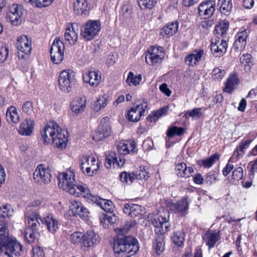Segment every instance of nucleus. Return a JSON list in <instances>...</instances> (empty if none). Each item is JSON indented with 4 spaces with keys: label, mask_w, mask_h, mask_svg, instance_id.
<instances>
[{
    "label": "nucleus",
    "mask_w": 257,
    "mask_h": 257,
    "mask_svg": "<svg viewBox=\"0 0 257 257\" xmlns=\"http://www.w3.org/2000/svg\"><path fill=\"white\" fill-rule=\"evenodd\" d=\"M232 179L235 180L239 181L241 180L243 177V169L242 167H238L235 169L232 172Z\"/></svg>",
    "instance_id": "052dcab7"
},
{
    "label": "nucleus",
    "mask_w": 257,
    "mask_h": 257,
    "mask_svg": "<svg viewBox=\"0 0 257 257\" xmlns=\"http://www.w3.org/2000/svg\"><path fill=\"white\" fill-rule=\"evenodd\" d=\"M136 225V222L134 220L127 221L125 222L124 226L121 228H117L115 229V232L118 235H123L127 233L131 228L134 227Z\"/></svg>",
    "instance_id": "37998d69"
},
{
    "label": "nucleus",
    "mask_w": 257,
    "mask_h": 257,
    "mask_svg": "<svg viewBox=\"0 0 257 257\" xmlns=\"http://www.w3.org/2000/svg\"><path fill=\"white\" fill-rule=\"evenodd\" d=\"M164 56L163 48L162 47H152L146 55V61L150 65H154L160 62Z\"/></svg>",
    "instance_id": "2eb2a0df"
},
{
    "label": "nucleus",
    "mask_w": 257,
    "mask_h": 257,
    "mask_svg": "<svg viewBox=\"0 0 257 257\" xmlns=\"http://www.w3.org/2000/svg\"><path fill=\"white\" fill-rule=\"evenodd\" d=\"M40 233L38 230H32L31 228H26L25 233V238L29 243H33L38 241Z\"/></svg>",
    "instance_id": "4c0bfd02"
},
{
    "label": "nucleus",
    "mask_w": 257,
    "mask_h": 257,
    "mask_svg": "<svg viewBox=\"0 0 257 257\" xmlns=\"http://www.w3.org/2000/svg\"><path fill=\"white\" fill-rule=\"evenodd\" d=\"M204 55V51L202 49H195L191 54L187 55L185 58V62L189 66H193L197 65L201 60Z\"/></svg>",
    "instance_id": "b1692460"
},
{
    "label": "nucleus",
    "mask_w": 257,
    "mask_h": 257,
    "mask_svg": "<svg viewBox=\"0 0 257 257\" xmlns=\"http://www.w3.org/2000/svg\"><path fill=\"white\" fill-rule=\"evenodd\" d=\"M245 153L244 147L240 144L239 146L235 149L233 153V156H236L237 158L242 157Z\"/></svg>",
    "instance_id": "680f3d73"
},
{
    "label": "nucleus",
    "mask_w": 257,
    "mask_h": 257,
    "mask_svg": "<svg viewBox=\"0 0 257 257\" xmlns=\"http://www.w3.org/2000/svg\"><path fill=\"white\" fill-rule=\"evenodd\" d=\"M83 236L84 233L81 232L76 231L71 234L70 239L72 243L81 246V242H82Z\"/></svg>",
    "instance_id": "603ef678"
},
{
    "label": "nucleus",
    "mask_w": 257,
    "mask_h": 257,
    "mask_svg": "<svg viewBox=\"0 0 257 257\" xmlns=\"http://www.w3.org/2000/svg\"><path fill=\"white\" fill-rule=\"evenodd\" d=\"M143 208L141 205L138 204L125 203L123 207V211L131 217H135L141 214Z\"/></svg>",
    "instance_id": "393cba45"
},
{
    "label": "nucleus",
    "mask_w": 257,
    "mask_h": 257,
    "mask_svg": "<svg viewBox=\"0 0 257 257\" xmlns=\"http://www.w3.org/2000/svg\"><path fill=\"white\" fill-rule=\"evenodd\" d=\"M75 26L77 27V24H73L67 28L64 34L65 40L71 44H75L78 39V30L77 29V31H76Z\"/></svg>",
    "instance_id": "c756f323"
},
{
    "label": "nucleus",
    "mask_w": 257,
    "mask_h": 257,
    "mask_svg": "<svg viewBox=\"0 0 257 257\" xmlns=\"http://www.w3.org/2000/svg\"><path fill=\"white\" fill-rule=\"evenodd\" d=\"M83 238L81 247L84 250H88L100 241L99 235L91 230L88 231L84 234Z\"/></svg>",
    "instance_id": "dca6fc26"
},
{
    "label": "nucleus",
    "mask_w": 257,
    "mask_h": 257,
    "mask_svg": "<svg viewBox=\"0 0 257 257\" xmlns=\"http://www.w3.org/2000/svg\"><path fill=\"white\" fill-rule=\"evenodd\" d=\"M203 107H198L193 109L191 110H188L185 113V115L187 116L190 117H199L201 115V110Z\"/></svg>",
    "instance_id": "13d9d810"
},
{
    "label": "nucleus",
    "mask_w": 257,
    "mask_h": 257,
    "mask_svg": "<svg viewBox=\"0 0 257 257\" xmlns=\"http://www.w3.org/2000/svg\"><path fill=\"white\" fill-rule=\"evenodd\" d=\"M80 167L82 172L89 176H94L99 169L100 162L92 156H83L80 159Z\"/></svg>",
    "instance_id": "39448f33"
},
{
    "label": "nucleus",
    "mask_w": 257,
    "mask_h": 257,
    "mask_svg": "<svg viewBox=\"0 0 257 257\" xmlns=\"http://www.w3.org/2000/svg\"><path fill=\"white\" fill-rule=\"evenodd\" d=\"M217 5L222 15L228 16L231 13L232 8L231 0H218Z\"/></svg>",
    "instance_id": "f704fd0d"
},
{
    "label": "nucleus",
    "mask_w": 257,
    "mask_h": 257,
    "mask_svg": "<svg viewBox=\"0 0 257 257\" xmlns=\"http://www.w3.org/2000/svg\"><path fill=\"white\" fill-rule=\"evenodd\" d=\"M33 257H43L44 252L43 249L39 246H36L32 249Z\"/></svg>",
    "instance_id": "e2e57ef3"
},
{
    "label": "nucleus",
    "mask_w": 257,
    "mask_h": 257,
    "mask_svg": "<svg viewBox=\"0 0 257 257\" xmlns=\"http://www.w3.org/2000/svg\"><path fill=\"white\" fill-rule=\"evenodd\" d=\"M86 101L84 98H75L73 100L70 105L72 111L75 114L83 112L86 107Z\"/></svg>",
    "instance_id": "2f4dec72"
},
{
    "label": "nucleus",
    "mask_w": 257,
    "mask_h": 257,
    "mask_svg": "<svg viewBox=\"0 0 257 257\" xmlns=\"http://www.w3.org/2000/svg\"><path fill=\"white\" fill-rule=\"evenodd\" d=\"M54 0H25L27 3H30L38 8L45 7L50 6Z\"/></svg>",
    "instance_id": "3c124183"
},
{
    "label": "nucleus",
    "mask_w": 257,
    "mask_h": 257,
    "mask_svg": "<svg viewBox=\"0 0 257 257\" xmlns=\"http://www.w3.org/2000/svg\"><path fill=\"white\" fill-rule=\"evenodd\" d=\"M14 210L10 204L0 207V222H7L6 218L12 216Z\"/></svg>",
    "instance_id": "c9c22d12"
},
{
    "label": "nucleus",
    "mask_w": 257,
    "mask_h": 257,
    "mask_svg": "<svg viewBox=\"0 0 257 257\" xmlns=\"http://www.w3.org/2000/svg\"><path fill=\"white\" fill-rule=\"evenodd\" d=\"M238 83V78L237 76L233 75L230 76L227 80L225 83V86L224 90L228 93H230L234 89V86Z\"/></svg>",
    "instance_id": "c03bdc74"
},
{
    "label": "nucleus",
    "mask_w": 257,
    "mask_h": 257,
    "mask_svg": "<svg viewBox=\"0 0 257 257\" xmlns=\"http://www.w3.org/2000/svg\"><path fill=\"white\" fill-rule=\"evenodd\" d=\"M217 179L216 174L214 173H208L207 174L206 177L204 180L206 183L211 185Z\"/></svg>",
    "instance_id": "0e129e2a"
},
{
    "label": "nucleus",
    "mask_w": 257,
    "mask_h": 257,
    "mask_svg": "<svg viewBox=\"0 0 257 257\" xmlns=\"http://www.w3.org/2000/svg\"><path fill=\"white\" fill-rule=\"evenodd\" d=\"M215 3L214 1H208L201 3L198 7V14L205 19L210 18L215 11Z\"/></svg>",
    "instance_id": "aec40b11"
},
{
    "label": "nucleus",
    "mask_w": 257,
    "mask_h": 257,
    "mask_svg": "<svg viewBox=\"0 0 257 257\" xmlns=\"http://www.w3.org/2000/svg\"><path fill=\"white\" fill-rule=\"evenodd\" d=\"M52 175L49 167L41 164L38 166L33 173L35 181L40 184H48L51 180Z\"/></svg>",
    "instance_id": "9d476101"
},
{
    "label": "nucleus",
    "mask_w": 257,
    "mask_h": 257,
    "mask_svg": "<svg viewBox=\"0 0 257 257\" xmlns=\"http://www.w3.org/2000/svg\"><path fill=\"white\" fill-rule=\"evenodd\" d=\"M120 180L122 182L125 183H132L134 180V175L133 173H128L126 172L121 173L120 175Z\"/></svg>",
    "instance_id": "864d4df0"
},
{
    "label": "nucleus",
    "mask_w": 257,
    "mask_h": 257,
    "mask_svg": "<svg viewBox=\"0 0 257 257\" xmlns=\"http://www.w3.org/2000/svg\"><path fill=\"white\" fill-rule=\"evenodd\" d=\"M247 37V32L245 31H242L238 33L233 44L235 49L238 50L243 49L246 45Z\"/></svg>",
    "instance_id": "473e14b6"
},
{
    "label": "nucleus",
    "mask_w": 257,
    "mask_h": 257,
    "mask_svg": "<svg viewBox=\"0 0 257 257\" xmlns=\"http://www.w3.org/2000/svg\"><path fill=\"white\" fill-rule=\"evenodd\" d=\"M41 222L47 226L50 232L54 233L58 229V221L55 219L52 214H49L43 218H40Z\"/></svg>",
    "instance_id": "cd10ccee"
},
{
    "label": "nucleus",
    "mask_w": 257,
    "mask_h": 257,
    "mask_svg": "<svg viewBox=\"0 0 257 257\" xmlns=\"http://www.w3.org/2000/svg\"><path fill=\"white\" fill-rule=\"evenodd\" d=\"M188 206V202L186 198H183L176 203H169L168 204L170 210L181 216L186 214Z\"/></svg>",
    "instance_id": "4be33fe9"
},
{
    "label": "nucleus",
    "mask_w": 257,
    "mask_h": 257,
    "mask_svg": "<svg viewBox=\"0 0 257 257\" xmlns=\"http://www.w3.org/2000/svg\"><path fill=\"white\" fill-rule=\"evenodd\" d=\"M64 45L59 38H56L51 46L50 53L51 61L54 64H58L64 59Z\"/></svg>",
    "instance_id": "6e6552de"
},
{
    "label": "nucleus",
    "mask_w": 257,
    "mask_h": 257,
    "mask_svg": "<svg viewBox=\"0 0 257 257\" xmlns=\"http://www.w3.org/2000/svg\"><path fill=\"white\" fill-rule=\"evenodd\" d=\"M179 22L177 21L168 23L160 30V34L163 37H169L177 32Z\"/></svg>",
    "instance_id": "a878e982"
},
{
    "label": "nucleus",
    "mask_w": 257,
    "mask_h": 257,
    "mask_svg": "<svg viewBox=\"0 0 257 257\" xmlns=\"http://www.w3.org/2000/svg\"><path fill=\"white\" fill-rule=\"evenodd\" d=\"M133 175H134V179H137L145 181L148 180L150 177V173L147 171L145 166H140L138 170L133 173Z\"/></svg>",
    "instance_id": "58836bf2"
},
{
    "label": "nucleus",
    "mask_w": 257,
    "mask_h": 257,
    "mask_svg": "<svg viewBox=\"0 0 257 257\" xmlns=\"http://www.w3.org/2000/svg\"><path fill=\"white\" fill-rule=\"evenodd\" d=\"M157 0H138L139 6L142 10L151 9L157 4Z\"/></svg>",
    "instance_id": "8fccbe9b"
},
{
    "label": "nucleus",
    "mask_w": 257,
    "mask_h": 257,
    "mask_svg": "<svg viewBox=\"0 0 257 257\" xmlns=\"http://www.w3.org/2000/svg\"><path fill=\"white\" fill-rule=\"evenodd\" d=\"M23 7L21 5L13 4L8 14V18L13 25L18 26L22 22Z\"/></svg>",
    "instance_id": "f3484780"
},
{
    "label": "nucleus",
    "mask_w": 257,
    "mask_h": 257,
    "mask_svg": "<svg viewBox=\"0 0 257 257\" xmlns=\"http://www.w3.org/2000/svg\"><path fill=\"white\" fill-rule=\"evenodd\" d=\"M75 175L74 171L67 170L62 173L58 178L59 180V186L64 190L76 196H81L85 198L86 192L85 190H89L86 185H78L75 180Z\"/></svg>",
    "instance_id": "7ed1b4c3"
},
{
    "label": "nucleus",
    "mask_w": 257,
    "mask_h": 257,
    "mask_svg": "<svg viewBox=\"0 0 257 257\" xmlns=\"http://www.w3.org/2000/svg\"><path fill=\"white\" fill-rule=\"evenodd\" d=\"M184 133V129L182 127L177 126H173L168 131L167 136L168 137H172L176 135L177 136H181Z\"/></svg>",
    "instance_id": "6e6d98bb"
},
{
    "label": "nucleus",
    "mask_w": 257,
    "mask_h": 257,
    "mask_svg": "<svg viewBox=\"0 0 257 257\" xmlns=\"http://www.w3.org/2000/svg\"><path fill=\"white\" fill-rule=\"evenodd\" d=\"M70 209L74 215L79 216L84 220H86L89 217V212L88 209L80 201L76 200H71Z\"/></svg>",
    "instance_id": "a211bd4d"
},
{
    "label": "nucleus",
    "mask_w": 257,
    "mask_h": 257,
    "mask_svg": "<svg viewBox=\"0 0 257 257\" xmlns=\"http://www.w3.org/2000/svg\"><path fill=\"white\" fill-rule=\"evenodd\" d=\"M148 107L147 102L143 100H139L136 102L133 107L128 111L127 118L132 121H138L141 116L144 115L146 109Z\"/></svg>",
    "instance_id": "1a4fd4ad"
},
{
    "label": "nucleus",
    "mask_w": 257,
    "mask_h": 257,
    "mask_svg": "<svg viewBox=\"0 0 257 257\" xmlns=\"http://www.w3.org/2000/svg\"><path fill=\"white\" fill-rule=\"evenodd\" d=\"M219 159V155L218 153H215L214 155H211L209 158L200 161V165L203 166L205 168H210Z\"/></svg>",
    "instance_id": "49530a36"
},
{
    "label": "nucleus",
    "mask_w": 257,
    "mask_h": 257,
    "mask_svg": "<svg viewBox=\"0 0 257 257\" xmlns=\"http://www.w3.org/2000/svg\"><path fill=\"white\" fill-rule=\"evenodd\" d=\"M213 24V21L212 20H205L202 21L200 24V27L204 29H209Z\"/></svg>",
    "instance_id": "774afa93"
},
{
    "label": "nucleus",
    "mask_w": 257,
    "mask_h": 257,
    "mask_svg": "<svg viewBox=\"0 0 257 257\" xmlns=\"http://www.w3.org/2000/svg\"><path fill=\"white\" fill-rule=\"evenodd\" d=\"M6 115L7 121L10 123H17L20 121V115L17 109L14 106H11L8 108Z\"/></svg>",
    "instance_id": "72a5a7b5"
},
{
    "label": "nucleus",
    "mask_w": 257,
    "mask_h": 257,
    "mask_svg": "<svg viewBox=\"0 0 257 257\" xmlns=\"http://www.w3.org/2000/svg\"><path fill=\"white\" fill-rule=\"evenodd\" d=\"M228 40L221 39H215L211 44V50L212 54L216 57H220L224 54L227 48Z\"/></svg>",
    "instance_id": "6ab92c4d"
},
{
    "label": "nucleus",
    "mask_w": 257,
    "mask_h": 257,
    "mask_svg": "<svg viewBox=\"0 0 257 257\" xmlns=\"http://www.w3.org/2000/svg\"><path fill=\"white\" fill-rule=\"evenodd\" d=\"M22 109L23 112L27 115H32L34 112L33 102L31 101H27L23 104Z\"/></svg>",
    "instance_id": "5fc2aeb1"
},
{
    "label": "nucleus",
    "mask_w": 257,
    "mask_h": 257,
    "mask_svg": "<svg viewBox=\"0 0 257 257\" xmlns=\"http://www.w3.org/2000/svg\"><path fill=\"white\" fill-rule=\"evenodd\" d=\"M34 120L32 119H26V120L22 122L19 126V132L23 136H30L33 130V125Z\"/></svg>",
    "instance_id": "c85d7f7f"
},
{
    "label": "nucleus",
    "mask_w": 257,
    "mask_h": 257,
    "mask_svg": "<svg viewBox=\"0 0 257 257\" xmlns=\"http://www.w3.org/2000/svg\"><path fill=\"white\" fill-rule=\"evenodd\" d=\"M226 71L224 69H220L219 68H214L212 72V78L214 80L221 79L225 75Z\"/></svg>",
    "instance_id": "4d7b16f0"
},
{
    "label": "nucleus",
    "mask_w": 257,
    "mask_h": 257,
    "mask_svg": "<svg viewBox=\"0 0 257 257\" xmlns=\"http://www.w3.org/2000/svg\"><path fill=\"white\" fill-rule=\"evenodd\" d=\"M229 22L227 21H220L215 27L214 34L218 39L228 40V29Z\"/></svg>",
    "instance_id": "412c9836"
},
{
    "label": "nucleus",
    "mask_w": 257,
    "mask_h": 257,
    "mask_svg": "<svg viewBox=\"0 0 257 257\" xmlns=\"http://www.w3.org/2000/svg\"><path fill=\"white\" fill-rule=\"evenodd\" d=\"M203 238L209 248H212L219 239V232L209 230L204 234Z\"/></svg>",
    "instance_id": "bb28decb"
},
{
    "label": "nucleus",
    "mask_w": 257,
    "mask_h": 257,
    "mask_svg": "<svg viewBox=\"0 0 257 257\" xmlns=\"http://www.w3.org/2000/svg\"><path fill=\"white\" fill-rule=\"evenodd\" d=\"M107 104V99L106 96L103 95L100 96L99 98L95 102L93 106L94 110L99 111L102 108H104Z\"/></svg>",
    "instance_id": "de8ad7c7"
},
{
    "label": "nucleus",
    "mask_w": 257,
    "mask_h": 257,
    "mask_svg": "<svg viewBox=\"0 0 257 257\" xmlns=\"http://www.w3.org/2000/svg\"><path fill=\"white\" fill-rule=\"evenodd\" d=\"M186 166L187 165L184 163H181L176 166V172L178 176L182 177V173L184 172Z\"/></svg>",
    "instance_id": "338daca9"
},
{
    "label": "nucleus",
    "mask_w": 257,
    "mask_h": 257,
    "mask_svg": "<svg viewBox=\"0 0 257 257\" xmlns=\"http://www.w3.org/2000/svg\"><path fill=\"white\" fill-rule=\"evenodd\" d=\"M44 144H49L51 141L60 149L65 148L68 142V132L63 130L55 122H50L41 131Z\"/></svg>",
    "instance_id": "f257e3e1"
},
{
    "label": "nucleus",
    "mask_w": 257,
    "mask_h": 257,
    "mask_svg": "<svg viewBox=\"0 0 257 257\" xmlns=\"http://www.w3.org/2000/svg\"><path fill=\"white\" fill-rule=\"evenodd\" d=\"M101 73L98 71H89L83 75V79L91 86H97L101 81Z\"/></svg>",
    "instance_id": "5701e85b"
},
{
    "label": "nucleus",
    "mask_w": 257,
    "mask_h": 257,
    "mask_svg": "<svg viewBox=\"0 0 257 257\" xmlns=\"http://www.w3.org/2000/svg\"><path fill=\"white\" fill-rule=\"evenodd\" d=\"M7 222H0V257H18L23 253L21 244L7 237Z\"/></svg>",
    "instance_id": "f03ea898"
},
{
    "label": "nucleus",
    "mask_w": 257,
    "mask_h": 257,
    "mask_svg": "<svg viewBox=\"0 0 257 257\" xmlns=\"http://www.w3.org/2000/svg\"><path fill=\"white\" fill-rule=\"evenodd\" d=\"M134 142L127 143H120L117 147L118 156L114 152H109L106 155L105 165L107 168H110L112 166L122 167L124 164L125 160L122 155H125L131 153H133L135 149Z\"/></svg>",
    "instance_id": "20e7f679"
},
{
    "label": "nucleus",
    "mask_w": 257,
    "mask_h": 257,
    "mask_svg": "<svg viewBox=\"0 0 257 257\" xmlns=\"http://www.w3.org/2000/svg\"><path fill=\"white\" fill-rule=\"evenodd\" d=\"M101 28L99 21L89 20L82 27L80 35L85 41H91L98 35Z\"/></svg>",
    "instance_id": "423d86ee"
},
{
    "label": "nucleus",
    "mask_w": 257,
    "mask_h": 257,
    "mask_svg": "<svg viewBox=\"0 0 257 257\" xmlns=\"http://www.w3.org/2000/svg\"><path fill=\"white\" fill-rule=\"evenodd\" d=\"M142 77L141 74L138 75H135L134 73L130 71L127 75V77L126 80V83L129 85H135L137 86L142 81Z\"/></svg>",
    "instance_id": "79ce46f5"
},
{
    "label": "nucleus",
    "mask_w": 257,
    "mask_h": 257,
    "mask_svg": "<svg viewBox=\"0 0 257 257\" xmlns=\"http://www.w3.org/2000/svg\"><path fill=\"white\" fill-rule=\"evenodd\" d=\"M74 10L78 15H83L87 10L88 4L86 0H76L73 4Z\"/></svg>",
    "instance_id": "e433bc0d"
},
{
    "label": "nucleus",
    "mask_w": 257,
    "mask_h": 257,
    "mask_svg": "<svg viewBox=\"0 0 257 257\" xmlns=\"http://www.w3.org/2000/svg\"><path fill=\"white\" fill-rule=\"evenodd\" d=\"M16 47L18 51L19 58L24 59L30 54L32 50L31 40L27 36L19 37L17 39Z\"/></svg>",
    "instance_id": "f8f14e48"
},
{
    "label": "nucleus",
    "mask_w": 257,
    "mask_h": 257,
    "mask_svg": "<svg viewBox=\"0 0 257 257\" xmlns=\"http://www.w3.org/2000/svg\"><path fill=\"white\" fill-rule=\"evenodd\" d=\"M152 223L155 227L156 234L163 236L164 234L170 230L171 225L168 218L162 216H155L152 218Z\"/></svg>",
    "instance_id": "4468645a"
},
{
    "label": "nucleus",
    "mask_w": 257,
    "mask_h": 257,
    "mask_svg": "<svg viewBox=\"0 0 257 257\" xmlns=\"http://www.w3.org/2000/svg\"><path fill=\"white\" fill-rule=\"evenodd\" d=\"M85 191L86 196L85 199L88 203H95L106 212H111L113 211V203L112 201L100 198L97 196L93 195L91 193L90 190L86 189Z\"/></svg>",
    "instance_id": "9b49d317"
},
{
    "label": "nucleus",
    "mask_w": 257,
    "mask_h": 257,
    "mask_svg": "<svg viewBox=\"0 0 257 257\" xmlns=\"http://www.w3.org/2000/svg\"><path fill=\"white\" fill-rule=\"evenodd\" d=\"M26 217L28 218V223L29 227L27 228H31L32 230H38L40 226V222L39 219L43 218L36 212H27L26 214Z\"/></svg>",
    "instance_id": "7c9ffc66"
},
{
    "label": "nucleus",
    "mask_w": 257,
    "mask_h": 257,
    "mask_svg": "<svg viewBox=\"0 0 257 257\" xmlns=\"http://www.w3.org/2000/svg\"><path fill=\"white\" fill-rule=\"evenodd\" d=\"M255 173H257V158L250 166L249 175L251 179L253 178Z\"/></svg>",
    "instance_id": "69168bd1"
},
{
    "label": "nucleus",
    "mask_w": 257,
    "mask_h": 257,
    "mask_svg": "<svg viewBox=\"0 0 257 257\" xmlns=\"http://www.w3.org/2000/svg\"><path fill=\"white\" fill-rule=\"evenodd\" d=\"M9 49L6 46L0 47V63L4 62L8 58Z\"/></svg>",
    "instance_id": "bf43d9fd"
},
{
    "label": "nucleus",
    "mask_w": 257,
    "mask_h": 257,
    "mask_svg": "<svg viewBox=\"0 0 257 257\" xmlns=\"http://www.w3.org/2000/svg\"><path fill=\"white\" fill-rule=\"evenodd\" d=\"M240 62L244 66L245 71H249L251 67L253 65L251 62V56L249 54H243L240 58Z\"/></svg>",
    "instance_id": "a18cd8bd"
},
{
    "label": "nucleus",
    "mask_w": 257,
    "mask_h": 257,
    "mask_svg": "<svg viewBox=\"0 0 257 257\" xmlns=\"http://www.w3.org/2000/svg\"><path fill=\"white\" fill-rule=\"evenodd\" d=\"M75 72L71 69L64 70L61 72L58 79L60 89L65 92L71 91L75 83Z\"/></svg>",
    "instance_id": "0eeeda50"
},
{
    "label": "nucleus",
    "mask_w": 257,
    "mask_h": 257,
    "mask_svg": "<svg viewBox=\"0 0 257 257\" xmlns=\"http://www.w3.org/2000/svg\"><path fill=\"white\" fill-rule=\"evenodd\" d=\"M164 238L163 236L158 235L153 243V247L158 255L161 254L165 249Z\"/></svg>",
    "instance_id": "ea45409f"
},
{
    "label": "nucleus",
    "mask_w": 257,
    "mask_h": 257,
    "mask_svg": "<svg viewBox=\"0 0 257 257\" xmlns=\"http://www.w3.org/2000/svg\"><path fill=\"white\" fill-rule=\"evenodd\" d=\"M109 120V118L107 116L103 117L101 119L100 124L93 136V140L99 141L109 136L111 130Z\"/></svg>",
    "instance_id": "ddd939ff"
},
{
    "label": "nucleus",
    "mask_w": 257,
    "mask_h": 257,
    "mask_svg": "<svg viewBox=\"0 0 257 257\" xmlns=\"http://www.w3.org/2000/svg\"><path fill=\"white\" fill-rule=\"evenodd\" d=\"M172 240L175 244L178 246H181L184 241L183 232L181 231L174 232L172 237Z\"/></svg>",
    "instance_id": "09e8293b"
},
{
    "label": "nucleus",
    "mask_w": 257,
    "mask_h": 257,
    "mask_svg": "<svg viewBox=\"0 0 257 257\" xmlns=\"http://www.w3.org/2000/svg\"><path fill=\"white\" fill-rule=\"evenodd\" d=\"M168 110V107H163L156 111L153 112L152 114L147 117V119L150 122H155L160 117L166 115Z\"/></svg>",
    "instance_id": "a19ab883"
}]
</instances>
